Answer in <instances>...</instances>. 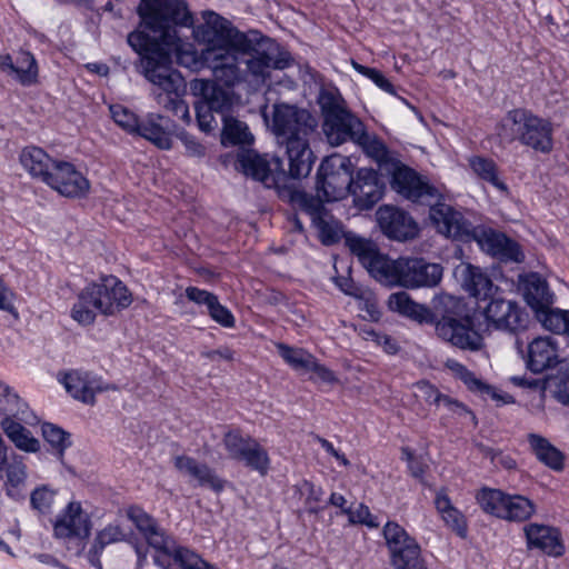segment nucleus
<instances>
[{
    "instance_id": "f257e3e1",
    "label": "nucleus",
    "mask_w": 569,
    "mask_h": 569,
    "mask_svg": "<svg viewBox=\"0 0 569 569\" xmlns=\"http://www.w3.org/2000/svg\"><path fill=\"white\" fill-rule=\"evenodd\" d=\"M203 23L197 32L206 43L203 59L213 81L230 89L242 83L261 87L271 69H284L290 63L287 52L257 31L241 32L226 18L213 11L202 12Z\"/></svg>"
},
{
    "instance_id": "f03ea898",
    "label": "nucleus",
    "mask_w": 569,
    "mask_h": 569,
    "mask_svg": "<svg viewBox=\"0 0 569 569\" xmlns=\"http://www.w3.org/2000/svg\"><path fill=\"white\" fill-rule=\"evenodd\" d=\"M140 26L149 31L136 30L128 34L129 46L139 53L141 72L146 74V60L161 57L171 63L170 52L164 44L177 40V28L193 26V16L186 0H140L137 8Z\"/></svg>"
},
{
    "instance_id": "7ed1b4c3",
    "label": "nucleus",
    "mask_w": 569,
    "mask_h": 569,
    "mask_svg": "<svg viewBox=\"0 0 569 569\" xmlns=\"http://www.w3.org/2000/svg\"><path fill=\"white\" fill-rule=\"evenodd\" d=\"M318 120L307 109L288 103L272 106L271 130L280 146H284L289 174L295 180L311 172L316 157L310 139L317 132Z\"/></svg>"
},
{
    "instance_id": "20e7f679",
    "label": "nucleus",
    "mask_w": 569,
    "mask_h": 569,
    "mask_svg": "<svg viewBox=\"0 0 569 569\" xmlns=\"http://www.w3.org/2000/svg\"><path fill=\"white\" fill-rule=\"evenodd\" d=\"M322 114V132L331 146L352 141L368 153L381 156L383 146L370 136L362 121L353 114L337 89H322L318 97Z\"/></svg>"
},
{
    "instance_id": "39448f33",
    "label": "nucleus",
    "mask_w": 569,
    "mask_h": 569,
    "mask_svg": "<svg viewBox=\"0 0 569 569\" xmlns=\"http://www.w3.org/2000/svg\"><path fill=\"white\" fill-rule=\"evenodd\" d=\"M432 307L439 338L461 350L475 352L483 348V338L475 330L472 317L463 312L465 306L459 298L440 295L432 300Z\"/></svg>"
},
{
    "instance_id": "423d86ee",
    "label": "nucleus",
    "mask_w": 569,
    "mask_h": 569,
    "mask_svg": "<svg viewBox=\"0 0 569 569\" xmlns=\"http://www.w3.org/2000/svg\"><path fill=\"white\" fill-rule=\"evenodd\" d=\"M499 136L508 141H519L536 151L547 153L552 149L551 123L530 110L518 108L507 112L500 124Z\"/></svg>"
},
{
    "instance_id": "0eeeda50",
    "label": "nucleus",
    "mask_w": 569,
    "mask_h": 569,
    "mask_svg": "<svg viewBox=\"0 0 569 569\" xmlns=\"http://www.w3.org/2000/svg\"><path fill=\"white\" fill-rule=\"evenodd\" d=\"M352 163L348 157L333 153L322 160L317 172V196L323 201L346 198L352 187Z\"/></svg>"
},
{
    "instance_id": "6e6552de",
    "label": "nucleus",
    "mask_w": 569,
    "mask_h": 569,
    "mask_svg": "<svg viewBox=\"0 0 569 569\" xmlns=\"http://www.w3.org/2000/svg\"><path fill=\"white\" fill-rule=\"evenodd\" d=\"M143 76L153 84L151 96L166 110L170 111L186 91L183 77L171 68V63H166V59L161 61L160 56L146 60Z\"/></svg>"
},
{
    "instance_id": "1a4fd4ad",
    "label": "nucleus",
    "mask_w": 569,
    "mask_h": 569,
    "mask_svg": "<svg viewBox=\"0 0 569 569\" xmlns=\"http://www.w3.org/2000/svg\"><path fill=\"white\" fill-rule=\"evenodd\" d=\"M347 244L371 277L386 286H396L398 278V259L391 260L380 252L378 246L368 239L350 236Z\"/></svg>"
},
{
    "instance_id": "9d476101",
    "label": "nucleus",
    "mask_w": 569,
    "mask_h": 569,
    "mask_svg": "<svg viewBox=\"0 0 569 569\" xmlns=\"http://www.w3.org/2000/svg\"><path fill=\"white\" fill-rule=\"evenodd\" d=\"M291 201L299 206L311 218L312 224L318 231L320 241L330 246L337 243L342 236L340 222L325 208L319 198L309 194L302 190H292L290 192Z\"/></svg>"
},
{
    "instance_id": "9b49d317",
    "label": "nucleus",
    "mask_w": 569,
    "mask_h": 569,
    "mask_svg": "<svg viewBox=\"0 0 569 569\" xmlns=\"http://www.w3.org/2000/svg\"><path fill=\"white\" fill-rule=\"evenodd\" d=\"M238 163L246 176L261 181L266 187L287 188L289 179H293L282 168V161L273 158L272 163L254 150L243 149L238 154Z\"/></svg>"
},
{
    "instance_id": "f8f14e48",
    "label": "nucleus",
    "mask_w": 569,
    "mask_h": 569,
    "mask_svg": "<svg viewBox=\"0 0 569 569\" xmlns=\"http://www.w3.org/2000/svg\"><path fill=\"white\" fill-rule=\"evenodd\" d=\"M390 183L397 193L421 206L433 203L439 197L438 188L403 164L395 168Z\"/></svg>"
},
{
    "instance_id": "ddd939ff",
    "label": "nucleus",
    "mask_w": 569,
    "mask_h": 569,
    "mask_svg": "<svg viewBox=\"0 0 569 569\" xmlns=\"http://www.w3.org/2000/svg\"><path fill=\"white\" fill-rule=\"evenodd\" d=\"M443 268L439 263L428 262L423 258H398V278L396 286L409 289L436 287L442 278Z\"/></svg>"
},
{
    "instance_id": "4468645a",
    "label": "nucleus",
    "mask_w": 569,
    "mask_h": 569,
    "mask_svg": "<svg viewBox=\"0 0 569 569\" xmlns=\"http://www.w3.org/2000/svg\"><path fill=\"white\" fill-rule=\"evenodd\" d=\"M86 289L92 299V308L104 316H113L132 302L128 288L116 278L91 283Z\"/></svg>"
},
{
    "instance_id": "2eb2a0df",
    "label": "nucleus",
    "mask_w": 569,
    "mask_h": 569,
    "mask_svg": "<svg viewBox=\"0 0 569 569\" xmlns=\"http://www.w3.org/2000/svg\"><path fill=\"white\" fill-rule=\"evenodd\" d=\"M475 241L480 249L501 261L521 262L523 253L517 242L491 228L477 226L470 229L468 242Z\"/></svg>"
},
{
    "instance_id": "dca6fc26",
    "label": "nucleus",
    "mask_w": 569,
    "mask_h": 569,
    "mask_svg": "<svg viewBox=\"0 0 569 569\" xmlns=\"http://www.w3.org/2000/svg\"><path fill=\"white\" fill-rule=\"evenodd\" d=\"M442 193L439 190V197L433 203H426L429 207V218L437 228L438 232L448 238L468 242L470 229L473 226L455 210L451 206L442 202Z\"/></svg>"
},
{
    "instance_id": "f3484780",
    "label": "nucleus",
    "mask_w": 569,
    "mask_h": 569,
    "mask_svg": "<svg viewBox=\"0 0 569 569\" xmlns=\"http://www.w3.org/2000/svg\"><path fill=\"white\" fill-rule=\"evenodd\" d=\"M483 315L487 321L499 330L515 332L526 327L527 313L512 300L491 298Z\"/></svg>"
},
{
    "instance_id": "a211bd4d",
    "label": "nucleus",
    "mask_w": 569,
    "mask_h": 569,
    "mask_svg": "<svg viewBox=\"0 0 569 569\" xmlns=\"http://www.w3.org/2000/svg\"><path fill=\"white\" fill-rule=\"evenodd\" d=\"M376 216L381 231L390 239L406 241L418 234L416 221L399 208L383 206L378 209Z\"/></svg>"
},
{
    "instance_id": "6ab92c4d",
    "label": "nucleus",
    "mask_w": 569,
    "mask_h": 569,
    "mask_svg": "<svg viewBox=\"0 0 569 569\" xmlns=\"http://www.w3.org/2000/svg\"><path fill=\"white\" fill-rule=\"evenodd\" d=\"M48 186L70 198L86 197L90 189L89 180L72 163L62 160L56 164Z\"/></svg>"
},
{
    "instance_id": "aec40b11",
    "label": "nucleus",
    "mask_w": 569,
    "mask_h": 569,
    "mask_svg": "<svg viewBox=\"0 0 569 569\" xmlns=\"http://www.w3.org/2000/svg\"><path fill=\"white\" fill-rule=\"evenodd\" d=\"M190 90L198 100L204 104L206 109L211 108L221 116V120L228 117L229 111L234 103V93L222 88L221 84L206 79H193L190 82Z\"/></svg>"
},
{
    "instance_id": "412c9836",
    "label": "nucleus",
    "mask_w": 569,
    "mask_h": 569,
    "mask_svg": "<svg viewBox=\"0 0 569 569\" xmlns=\"http://www.w3.org/2000/svg\"><path fill=\"white\" fill-rule=\"evenodd\" d=\"M385 190V182L373 169L361 168L352 179L350 194L353 196L355 204L361 210L372 208L381 198Z\"/></svg>"
},
{
    "instance_id": "4be33fe9",
    "label": "nucleus",
    "mask_w": 569,
    "mask_h": 569,
    "mask_svg": "<svg viewBox=\"0 0 569 569\" xmlns=\"http://www.w3.org/2000/svg\"><path fill=\"white\" fill-rule=\"evenodd\" d=\"M127 518L134 525L148 546L160 555L168 546H172L173 538L167 535L157 520L138 506H130L126 510Z\"/></svg>"
},
{
    "instance_id": "5701e85b",
    "label": "nucleus",
    "mask_w": 569,
    "mask_h": 569,
    "mask_svg": "<svg viewBox=\"0 0 569 569\" xmlns=\"http://www.w3.org/2000/svg\"><path fill=\"white\" fill-rule=\"evenodd\" d=\"M527 368L533 373L556 368L560 360L559 345L551 337H537L527 347Z\"/></svg>"
},
{
    "instance_id": "b1692460",
    "label": "nucleus",
    "mask_w": 569,
    "mask_h": 569,
    "mask_svg": "<svg viewBox=\"0 0 569 569\" xmlns=\"http://www.w3.org/2000/svg\"><path fill=\"white\" fill-rule=\"evenodd\" d=\"M54 533L59 538H87L90 535L91 523L88 515L79 502H70L54 522Z\"/></svg>"
},
{
    "instance_id": "393cba45",
    "label": "nucleus",
    "mask_w": 569,
    "mask_h": 569,
    "mask_svg": "<svg viewBox=\"0 0 569 569\" xmlns=\"http://www.w3.org/2000/svg\"><path fill=\"white\" fill-rule=\"evenodd\" d=\"M62 383L74 399L87 405H93L96 393L108 389L99 378L81 370L67 372L62 379Z\"/></svg>"
},
{
    "instance_id": "a878e982",
    "label": "nucleus",
    "mask_w": 569,
    "mask_h": 569,
    "mask_svg": "<svg viewBox=\"0 0 569 569\" xmlns=\"http://www.w3.org/2000/svg\"><path fill=\"white\" fill-rule=\"evenodd\" d=\"M530 549H539L548 556L560 557L565 552L560 532L557 528L530 523L523 528Z\"/></svg>"
},
{
    "instance_id": "bb28decb",
    "label": "nucleus",
    "mask_w": 569,
    "mask_h": 569,
    "mask_svg": "<svg viewBox=\"0 0 569 569\" xmlns=\"http://www.w3.org/2000/svg\"><path fill=\"white\" fill-rule=\"evenodd\" d=\"M173 465L182 475L192 478L201 487L210 488L217 492L224 488V481L212 469L204 463H199L191 457L177 456L173 459Z\"/></svg>"
},
{
    "instance_id": "cd10ccee",
    "label": "nucleus",
    "mask_w": 569,
    "mask_h": 569,
    "mask_svg": "<svg viewBox=\"0 0 569 569\" xmlns=\"http://www.w3.org/2000/svg\"><path fill=\"white\" fill-rule=\"evenodd\" d=\"M20 163L24 170L34 179L48 184L49 178L59 160L52 159L43 149L38 147H26L20 153Z\"/></svg>"
},
{
    "instance_id": "c85d7f7f",
    "label": "nucleus",
    "mask_w": 569,
    "mask_h": 569,
    "mask_svg": "<svg viewBox=\"0 0 569 569\" xmlns=\"http://www.w3.org/2000/svg\"><path fill=\"white\" fill-rule=\"evenodd\" d=\"M136 134L149 140L156 147L162 150H169L172 147V130L169 121L159 113H149L139 123Z\"/></svg>"
},
{
    "instance_id": "c756f323",
    "label": "nucleus",
    "mask_w": 569,
    "mask_h": 569,
    "mask_svg": "<svg viewBox=\"0 0 569 569\" xmlns=\"http://www.w3.org/2000/svg\"><path fill=\"white\" fill-rule=\"evenodd\" d=\"M521 290L525 300L537 313L545 307L552 306L555 301L553 293L550 292L547 281L538 273H530L522 278Z\"/></svg>"
},
{
    "instance_id": "7c9ffc66",
    "label": "nucleus",
    "mask_w": 569,
    "mask_h": 569,
    "mask_svg": "<svg viewBox=\"0 0 569 569\" xmlns=\"http://www.w3.org/2000/svg\"><path fill=\"white\" fill-rule=\"evenodd\" d=\"M388 307L391 311L419 323H433L436 320L435 315L428 307L413 301L405 291L391 293L388 299Z\"/></svg>"
},
{
    "instance_id": "2f4dec72",
    "label": "nucleus",
    "mask_w": 569,
    "mask_h": 569,
    "mask_svg": "<svg viewBox=\"0 0 569 569\" xmlns=\"http://www.w3.org/2000/svg\"><path fill=\"white\" fill-rule=\"evenodd\" d=\"M463 289L478 300L492 298L495 286L489 276L479 267L467 264L461 269Z\"/></svg>"
},
{
    "instance_id": "473e14b6",
    "label": "nucleus",
    "mask_w": 569,
    "mask_h": 569,
    "mask_svg": "<svg viewBox=\"0 0 569 569\" xmlns=\"http://www.w3.org/2000/svg\"><path fill=\"white\" fill-rule=\"evenodd\" d=\"M415 397L437 408L445 407L448 411L461 413H471L463 403L441 393L433 385L426 380L413 385Z\"/></svg>"
},
{
    "instance_id": "72a5a7b5",
    "label": "nucleus",
    "mask_w": 569,
    "mask_h": 569,
    "mask_svg": "<svg viewBox=\"0 0 569 569\" xmlns=\"http://www.w3.org/2000/svg\"><path fill=\"white\" fill-rule=\"evenodd\" d=\"M0 425L4 435L19 450L26 452L39 451V440L32 436L29 429L13 420V418L3 417Z\"/></svg>"
},
{
    "instance_id": "f704fd0d",
    "label": "nucleus",
    "mask_w": 569,
    "mask_h": 569,
    "mask_svg": "<svg viewBox=\"0 0 569 569\" xmlns=\"http://www.w3.org/2000/svg\"><path fill=\"white\" fill-rule=\"evenodd\" d=\"M528 442L540 462L557 471L563 469L565 456L548 439L537 433H529Z\"/></svg>"
},
{
    "instance_id": "c9c22d12",
    "label": "nucleus",
    "mask_w": 569,
    "mask_h": 569,
    "mask_svg": "<svg viewBox=\"0 0 569 569\" xmlns=\"http://www.w3.org/2000/svg\"><path fill=\"white\" fill-rule=\"evenodd\" d=\"M469 166L479 179L490 183L499 191L508 193V186L500 179L498 166L492 159L473 156L469 159Z\"/></svg>"
},
{
    "instance_id": "e433bc0d",
    "label": "nucleus",
    "mask_w": 569,
    "mask_h": 569,
    "mask_svg": "<svg viewBox=\"0 0 569 569\" xmlns=\"http://www.w3.org/2000/svg\"><path fill=\"white\" fill-rule=\"evenodd\" d=\"M437 510L441 513L443 521L460 537H465L467 525L462 513L452 506L449 497L443 490H440L435 500Z\"/></svg>"
},
{
    "instance_id": "4c0bfd02",
    "label": "nucleus",
    "mask_w": 569,
    "mask_h": 569,
    "mask_svg": "<svg viewBox=\"0 0 569 569\" xmlns=\"http://www.w3.org/2000/svg\"><path fill=\"white\" fill-rule=\"evenodd\" d=\"M6 475L4 486L7 495L14 500L22 499V487L27 479V467L21 457L14 456L12 458V461L8 463Z\"/></svg>"
},
{
    "instance_id": "58836bf2",
    "label": "nucleus",
    "mask_w": 569,
    "mask_h": 569,
    "mask_svg": "<svg viewBox=\"0 0 569 569\" xmlns=\"http://www.w3.org/2000/svg\"><path fill=\"white\" fill-rule=\"evenodd\" d=\"M164 48L169 51V48H173L176 51L177 63L181 67L188 68L191 71H200L207 68V63L203 59V49L198 52L191 43H181L179 37L172 44H164Z\"/></svg>"
},
{
    "instance_id": "ea45409f",
    "label": "nucleus",
    "mask_w": 569,
    "mask_h": 569,
    "mask_svg": "<svg viewBox=\"0 0 569 569\" xmlns=\"http://www.w3.org/2000/svg\"><path fill=\"white\" fill-rule=\"evenodd\" d=\"M536 315L541 326L553 333H568L569 330V310L552 308V306L540 309Z\"/></svg>"
},
{
    "instance_id": "a19ab883",
    "label": "nucleus",
    "mask_w": 569,
    "mask_h": 569,
    "mask_svg": "<svg viewBox=\"0 0 569 569\" xmlns=\"http://www.w3.org/2000/svg\"><path fill=\"white\" fill-rule=\"evenodd\" d=\"M222 122L223 130L221 141L224 146H249L252 143L253 136L250 133L249 128L244 122L230 116L224 117Z\"/></svg>"
},
{
    "instance_id": "79ce46f5",
    "label": "nucleus",
    "mask_w": 569,
    "mask_h": 569,
    "mask_svg": "<svg viewBox=\"0 0 569 569\" xmlns=\"http://www.w3.org/2000/svg\"><path fill=\"white\" fill-rule=\"evenodd\" d=\"M390 563L395 569H428L417 541L405 546L403 550L390 555Z\"/></svg>"
},
{
    "instance_id": "37998d69",
    "label": "nucleus",
    "mask_w": 569,
    "mask_h": 569,
    "mask_svg": "<svg viewBox=\"0 0 569 569\" xmlns=\"http://www.w3.org/2000/svg\"><path fill=\"white\" fill-rule=\"evenodd\" d=\"M238 461L244 462L247 467L258 471L261 476H266L270 468L269 455L256 439L243 451Z\"/></svg>"
},
{
    "instance_id": "c03bdc74",
    "label": "nucleus",
    "mask_w": 569,
    "mask_h": 569,
    "mask_svg": "<svg viewBox=\"0 0 569 569\" xmlns=\"http://www.w3.org/2000/svg\"><path fill=\"white\" fill-rule=\"evenodd\" d=\"M535 512V505L523 496L508 495L506 501V510H503L501 518L510 521H525L529 519Z\"/></svg>"
},
{
    "instance_id": "a18cd8bd",
    "label": "nucleus",
    "mask_w": 569,
    "mask_h": 569,
    "mask_svg": "<svg viewBox=\"0 0 569 569\" xmlns=\"http://www.w3.org/2000/svg\"><path fill=\"white\" fill-rule=\"evenodd\" d=\"M7 73L14 74L24 86L36 82L38 68L34 57L30 52L20 51L16 57L12 71H7Z\"/></svg>"
},
{
    "instance_id": "49530a36",
    "label": "nucleus",
    "mask_w": 569,
    "mask_h": 569,
    "mask_svg": "<svg viewBox=\"0 0 569 569\" xmlns=\"http://www.w3.org/2000/svg\"><path fill=\"white\" fill-rule=\"evenodd\" d=\"M387 548L390 555L397 553L405 549V546L412 545L416 539L397 522L388 521L382 530Z\"/></svg>"
},
{
    "instance_id": "de8ad7c7",
    "label": "nucleus",
    "mask_w": 569,
    "mask_h": 569,
    "mask_svg": "<svg viewBox=\"0 0 569 569\" xmlns=\"http://www.w3.org/2000/svg\"><path fill=\"white\" fill-rule=\"evenodd\" d=\"M127 538V533L123 529L116 523L106 526L102 530L98 531L94 542L90 550V561L96 563L94 558L101 553L103 548L110 543L123 541Z\"/></svg>"
},
{
    "instance_id": "09e8293b",
    "label": "nucleus",
    "mask_w": 569,
    "mask_h": 569,
    "mask_svg": "<svg viewBox=\"0 0 569 569\" xmlns=\"http://www.w3.org/2000/svg\"><path fill=\"white\" fill-rule=\"evenodd\" d=\"M507 498L508 495L497 489H482L477 495V501L481 509L498 518H501L503 510H506Z\"/></svg>"
},
{
    "instance_id": "8fccbe9b",
    "label": "nucleus",
    "mask_w": 569,
    "mask_h": 569,
    "mask_svg": "<svg viewBox=\"0 0 569 569\" xmlns=\"http://www.w3.org/2000/svg\"><path fill=\"white\" fill-rule=\"evenodd\" d=\"M41 431L44 440L57 451L61 459L64 450L71 446L70 433L49 422L42 425Z\"/></svg>"
},
{
    "instance_id": "3c124183",
    "label": "nucleus",
    "mask_w": 569,
    "mask_h": 569,
    "mask_svg": "<svg viewBox=\"0 0 569 569\" xmlns=\"http://www.w3.org/2000/svg\"><path fill=\"white\" fill-rule=\"evenodd\" d=\"M281 358L296 370L306 371L313 363V356L303 349L289 347L284 343H277Z\"/></svg>"
},
{
    "instance_id": "603ef678",
    "label": "nucleus",
    "mask_w": 569,
    "mask_h": 569,
    "mask_svg": "<svg viewBox=\"0 0 569 569\" xmlns=\"http://www.w3.org/2000/svg\"><path fill=\"white\" fill-rule=\"evenodd\" d=\"M96 309L92 308V299L84 288L78 296V301L73 305L71 317L79 325L90 326L96 320Z\"/></svg>"
},
{
    "instance_id": "864d4df0",
    "label": "nucleus",
    "mask_w": 569,
    "mask_h": 569,
    "mask_svg": "<svg viewBox=\"0 0 569 569\" xmlns=\"http://www.w3.org/2000/svg\"><path fill=\"white\" fill-rule=\"evenodd\" d=\"M27 405L22 402L11 388L0 382V410L4 417H18L24 413Z\"/></svg>"
},
{
    "instance_id": "5fc2aeb1",
    "label": "nucleus",
    "mask_w": 569,
    "mask_h": 569,
    "mask_svg": "<svg viewBox=\"0 0 569 569\" xmlns=\"http://www.w3.org/2000/svg\"><path fill=\"white\" fill-rule=\"evenodd\" d=\"M56 497L57 490L49 485H41L31 492L30 503L33 510L41 515H47L51 512Z\"/></svg>"
},
{
    "instance_id": "6e6d98bb",
    "label": "nucleus",
    "mask_w": 569,
    "mask_h": 569,
    "mask_svg": "<svg viewBox=\"0 0 569 569\" xmlns=\"http://www.w3.org/2000/svg\"><path fill=\"white\" fill-rule=\"evenodd\" d=\"M446 367L459 379H461L470 390L476 391H489V386L485 385L480 379H478L471 371H469L462 363L448 359L446 361Z\"/></svg>"
},
{
    "instance_id": "4d7b16f0",
    "label": "nucleus",
    "mask_w": 569,
    "mask_h": 569,
    "mask_svg": "<svg viewBox=\"0 0 569 569\" xmlns=\"http://www.w3.org/2000/svg\"><path fill=\"white\" fill-rule=\"evenodd\" d=\"M254 439L243 437L239 430H230L223 437V445L230 458L238 460Z\"/></svg>"
},
{
    "instance_id": "13d9d810",
    "label": "nucleus",
    "mask_w": 569,
    "mask_h": 569,
    "mask_svg": "<svg viewBox=\"0 0 569 569\" xmlns=\"http://www.w3.org/2000/svg\"><path fill=\"white\" fill-rule=\"evenodd\" d=\"M110 112L112 119L119 127L129 133L136 134L140 121L132 111L121 104H113L110 107Z\"/></svg>"
},
{
    "instance_id": "bf43d9fd",
    "label": "nucleus",
    "mask_w": 569,
    "mask_h": 569,
    "mask_svg": "<svg viewBox=\"0 0 569 569\" xmlns=\"http://www.w3.org/2000/svg\"><path fill=\"white\" fill-rule=\"evenodd\" d=\"M295 490L300 496H306V507L310 513H317L319 511L318 503L321 501L323 495L321 488H317L308 480H301L295 486Z\"/></svg>"
},
{
    "instance_id": "052dcab7",
    "label": "nucleus",
    "mask_w": 569,
    "mask_h": 569,
    "mask_svg": "<svg viewBox=\"0 0 569 569\" xmlns=\"http://www.w3.org/2000/svg\"><path fill=\"white\" fill-rule=\"evenodd\" d=\"M352 67L362 76L369 78L381 90L395 94L393 84L377 69L365 67L356 61H352Z\"/></svg>"
},
{
    "instance_id": "680f3d73",
    "label": "nucleus",
    "mask_w": 569,
    "mask_h": 569,
    "mask_svg": "<svg viewBox=\"0 0 569 569\" xmlns=\"http://www.w3.org/2000/svg\"><path fill=\"white\" fill-rule=\"evenodd\" d=\"M343 513L348 515L350 523H361L369 528L379 527L377 518L371 515L369 508L365 505H359L356 509H343Z\"/></svg>"
},
{
    "instance_id": "e2e57ef3",
    "label": "nucleus",
    "mask_w": 569,
    "mask_h": 569,
    "mask_svg": "<svg viewBox=\"0 0 569 569\" xmlns=\"http://www.w3.org/2000/svg\"><path fill=\"white\" fill-rule=\"evenodd\" d=\"M186 297L199 306H204L207 308V313L210 311V308L218 301V297L214 293L199 289L197 287H188L186 289Z\"/></svg>"
},
{
    "instance_id": "0e129e2a",
    "label": "nucleus",
    "mask_w": 569,
    "mask_h": 569,
    "mask_svg": "<svg viewBox=\"0 0 569 569\" xmlns=\"http://www.w3.org/2000/svg\"><path fill=\"white\" fill-rule=\"evenodd\" d=\"M208 315L223 328H233L236 325L232 312L227 307L222 306L219 300L210 308Z\"/></svg>"
},
{
    "instance_id": "69168bd1",
    "label": "nucleus",
    "mask_w": 569,
    "mask_h": 569,
    "mask_svg": "<svg viewBox=\"0 0 569 569\" xmlns=\"http://www.w3.org/2000/svg\"><path fill=\"white\" fill-rule=\"evenodd\" d=\"M194 109L198 124L201 131L210 132L217 127V122L213 116V113H216L214 110H211V108L206 109L204 104L199 101L194 103Z\"/></svg>"
},
{
    "instance_id": "338daca9",
    "label": "nucleus",
    "mask_w": 569,
    "mask_h": 569,
    "mask_svg": "<svg viewBox=\"0 0 569 569\" xmlns=\"http://www.w3.org/2000/svg\"><path fill=\"white\" fill-rule=\"evenodd\" d=\"M177 137L181 140V142L184 144L187 152L190 156L193 157H202L204 154V147L199 143L194 137L189 134L186 131H180L177 133Z\"/></svg>"
},
{
    "instance_id": "774afa93",
    "label": "nucleus",
    "mask_w": 569,
    "mask_h": 569,
    "mask_svg": "<svg viewBox=\"0 0 569 569\" xmlns=\"http://www.w3.org/2000/svg\"><path fill=\"white\" fill-rule=\"evenodd\" d=\"M556 397L560 402L569 405V368H567L559 377V381L556 387Z\"/></svg>"
}]
</instances>
